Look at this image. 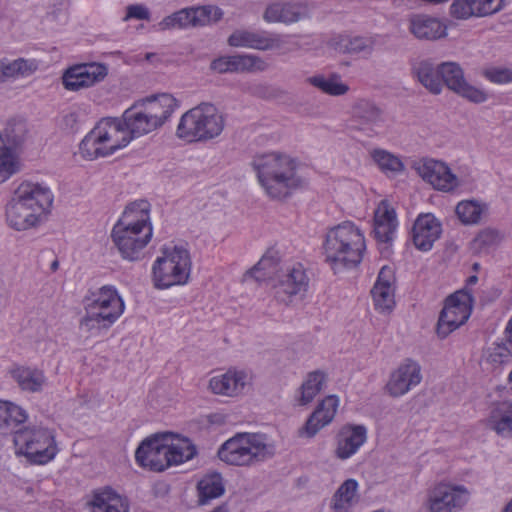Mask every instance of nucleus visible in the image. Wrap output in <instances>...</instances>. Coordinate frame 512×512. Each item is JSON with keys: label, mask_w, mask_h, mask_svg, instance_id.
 <instances>
[{"label": "nucleus", "mask_w": 512, "mask_h": 512, "mask_svg": "<svg viewBox=\"0 0 512 512\" xmlns=\"http://www.w3.org/2000/svg\"><path fill=\"white\" fill-rule=\"evenodd\" d=\"M512 358V346L509 342H494L483 352V361L493 369L507 364Z\"/></svg>", "instance_id": "09e8293b"}, {"label": "nucleus", "mask_w": 512, "mask_h": 512, "mask_svg": "<svg viewBox=\"0 0 512 512\" xmlns=\"http://www.w3.org/2000/svg\"><path fill=\"white\" fill-rule=\"evenodd\" d=\"M398 226L396 213L387 200H382L374 211L375 238L382 243L393 240Z\"/></svg>", "instance_id": "7c9ffc66"}, {"label": "nucleus", "mask_w": 512, "mask_h": 512, "mask_svg": "<svg viewBox=\"0 0 512 512\" xmlns=\"http://www.w3.org/2000/svg\"><path fill=\"white\" fill-rule=\"evenodd\" d=\"M440 234L441 224L432 214L420 215L413 225L412 239L419 250H430Z\"/></svg>", "instance_id": "cd10ccee"}, {"label": "nucleus", "mask_w": 512, "mask_h": 512, "mask_svg": "<svg viewBox=\"0 0 512 512\" xmlns=\"http://www.w3.org/2000/svg\"><path fill=\"white\" fill-rule=\"evenodd\" d=\"M217 455L227 465L253 467L271 459L275 446L266 434L236 433L219 447Z\"/></svg>", "instance_id": "20e7f679"}, {"label": "nucleus", "mask_w": 512, "mask_h": 512, "mask_svg": "<svg viewBox=\"0 0 512 512\" xmlns=\"http://www.w3.org/2000/svg\"><path fill=\"white\" fill-rule=\"evenodd\" d=\"M489 426L502 436L512 432V402L502 401L492 407L489 416Z\"/></svg>", "instance_id": "c03bdc74"}, {"label": "nucleus", "mask_w": 512, "mask_h": 512, "mask_svg": "<svg viewBox=\"0 0 512 512\" xmlns=\"http://www.w3.org/2000/svg\"><path fill=\"white\" fill-rule=\"evenodd\" d=\"M13 198L45 214L53 203V194L44 184L24 181L15 190Z\"/></svg>", "instance_id": "4be33fe9"}, {"label": "nucleus", "mask_w": 512, "mask_h": 512, "mask_svg": "<svg viewBox=\"0 0 512 512\" xmlns=\"http://www.w3.org/2000/svg\"><path fill=\"white\" fill-rule=\"evenodd\" d=\"M450 14L459 20H467L473 17V8L470 0H454L450 5Z\"/></svg>", "instance_id": "4d7b16f0"}, {"label": "nucleus", "mask_w": 512, "mask_h": 512, "mask_svg": "<svg viewBox=\"0 0 512 512\" xmlns=\"http://www.w3.org/2000/svg\"><path fill=\"white\" fill-rule=\"evenodd\" d=\"M501 238L502 237L497 230L487 228L478 233V235L474 239V245L477 249L481 251L488 250L499 244Z\"/></svg>", "instance_id": "6e6d98bb"}, {"label": "nucleus", "mask_w": 512, "mask_h": 512, "mask_svg": "<svg viewBox=\"0 0 512 512\" xmlns=\"http://www.w3.org/2000/svg\"><path fill=\"white\" fill-rule=\"evenodd\" d=\"M477 281H478L477 276L472 275V276L467 278L466 282H467V285H475L477 283Z\"/></svg>", "instance_id": "680f3d73"}, {"label": "nucleus", "mask_w": 512, "mask_h": 512, "mask_svg": "<svg viewBox=\"0 0 512 512\" xmlns=\"http://www.w3.org/2000/svg\"><path fill=\"white\" fill-rule=\"evenodd\" d=\"M329 46L340 54L370 55L374 49V40L370 37L337 35L329 41Z\"/></svg>", "instance_id": "f704fd0d"}, {"label": "nucleus", "mask_w": 512, "mask_h": 512, "mask_svg": "<svg viewBox=\"0 0 512 512\" xmlns=\"http://www.w3.org/2000/svg\"><path fill=\"white\" fill-rule=\"evenodd\" d=\"M409 31L420 40H437L447 36V27L439 19L424 14L411 16Z\"/></svg>", "instance_id": "2f4dec72"}, {"label": "nucleus", "mask_w": 512, "mask_h": 512, "mask_svg": "<svg viewBox=\"0 0 512 512\" xmlns=\"http://www.w3.org/2000/svg\"><path fill=\"white\" fill-rule=\"evenodd\" d=\"M306 82L329 96L338 97L347 94L350 90L348 84L343 82L338 73L329 75L315 74L306 79Z\"/></svg>", "instance_id": "37998d69"}, {"label": "nucleus", "mask_w": 512, "mask_h": 512, "mask_svg": "<svg viewBox=\"0 0 512 512\" xmlns=\"http://www.w3.org/2000/svg\"><path fill=\"white\" fill-rule=\"evenodd\" d=\"M246 276L257 281L270 280L274 297L278 302L288 304L292 297L304 294L309 286V276L303 264L281 265L279 251L268 249Z\"/></svg>", "instance_id": "f03ea898"}, {"label": "nucleus", "mask_w": 512, "mask_h": 512, "mask_svg": "<svg viewBox=\"0 0 512 512\" xmlns=\"http://www.w3.org/2000/svg\"><path fill=\"white\" fill-rule=\"evenodd\" d=\"M252 383L253 374L250 371L232 368L213 376L209 381V389L216 395L233 398L245 394Z\"/></svg>", "instance_id": "dca6fc26"}, {"label": "nucleus", "mask_w": 512, "mask_h": 512, "mask_svg": "<svg viewBox=\"0 0 512 512\" xmlns=\"http://www.w3.org/2000/svg\"><path fill=\"white\" fill-rule=\"evenodd\" d=\"M169 466L188 461L196 454V448L188 438H174L172 434H164Z\"/></svg>", "instance_id": "58836bf2"}, {"label": "nucleus", "mask_w": 512, "mask_h": 512, "mask_svg": "<svg viewBox=\"0 0 512 512\" xmlns=\"http://www.w3.org/2000/svg\"><path fill=\"white\" fill-rule=\"evenodd\" d=\"M58 266H59V262H58L57 260H54V261L51 263L50 268H51V270H52L53 272H55V271L58 269Z\"/></svg>", "instance_id": "0e129e2a"}, {"label": "nucleus", "mask_w": 512, "mask_h": 512, "mask_svg": "<svg viewBox=\"0 0 512 512\" xmlns=\"http://www.w3.org/2000/svg\"><path fill=\"white\" fill-rule=\"evenodd\" d=\"M26 125L22 121H9L4 129L3 135L0 134V147L8 150L16 159L14 148L19 146L25 138ZM19 161V160H17ZM20 164V162H18Z\"/></svg>", "instance_id": "49530a36"}, {"label": "nucleus", "mask_w": 512, "mask_h": 512, "mask_svg": "<svg viewBox=\"0 0 512 512\" xmlns=\"http://www.w3.org/2000/svg\"><path fill=\"white\" fill-rule=\"evenodd\" d=\"M19 171L17 159L6 149L0 147V184Z\"/></svg>", "instance_id": "864d4df0"}, {"label": "nucleus", "mask_w": 512, "mask_h": 512, "mask_svg": "<svg viewBox=\"0 0 512 512\" xmlns=\"http://www.w3.org/2000/svg\"><path fill=\"white\" fill-rule=\"evenodd\" d=\"M43 215L14 198L6 206V222L9 227L17 231L36 227L41 222Z\"/></svg>", "instance_id": "a878e982"}, {"label": "nucleus", "mask_w": 512, "mask_h": 512, "mask_svg": "<svg viewBox=\"0 0 512 512\" xmlns=\"http://www.w3.org/2000/svg\"><path fill=\"white\" fill-rule=\"evenodd\" d=\"M411 73L431 94L439 95L443 91L440 64L436 65L430 59L416 60L412 63Z\"/></svg>", "instance_id": "c756f323"}, {"label": "nucleus", "mask_w": 512, "mask_h": 512, "mask_svg": "<svg viewBox=\"0 0 512 512\" xmlns=\"http://www.w3.org/2000/svg\"><path fill=\"white\" fill-rule=\"evenodd\" d=\"M421 380L420 365L416 361L406 359L391 373L385 390L392 397H401L420 384Z\"/></svg>", "instance_id": "6ab92c4d"}, {"label": "nucleus", "mask_w": 512, "mask_h": 512, "mask_svg": "<svg viewBox=\"0 0 512 512\" xmlns=\"http://www.w3.org/2000/svg\"><path fill=\"white\" fill-rule=\"evenodd\" d=\"M251 166L260 186L272 200H284L306 185L298 172V161L287 153L271 151L257 154Z\"/></svg>", "instance_id": "f257e3e1"}, {"label": "nucleus", "mask_w": 512, "mask_h": 512, "mask_svg": "<svg viewBox=\"0 0 512 512\" xmlns=\"http://www.w3.org/2000/svg\"><path fill=\"white\" fill-rule=\"evenodd\" d=\"M367 439V430L362 425H345L336 436L335 456L340 460L349 459Z\"/></svg>", "instance_id": "393cba45"}, {"label": "nucleus", "mask_w": 512, "mask_h": 512, "mask_svg": "<svg viewBox=\"0 0 512 512\" xmlns=\"http://www.w3.org/2000/svg\"><path fill=\"white\" fill-rule=\"evenodd\" d=\"M485 77L497 84H506L512 82V70L507 68H491L485 71Z\"/></svg>", "instance_id": "bf43d9fd"}, {"label": "nucleus", "mask_w": 512, "mask_h": 512, "mask_svg": "<svg viewBox=\"0 0 512 512\" xmlns=\"http://www.w3.org/2000/svg\"><path fill=\"white\" fill-rule=\"evenodd\" d=\"M473 17H485L497 13L503 6V0H470Z\"/></svg>", "instance_id": "5fc2aeb1"}, {"label": "nucleus", "mask_w": 512, "mask_h": 512, "mask_svg": "<svg viewBox=\"0 0 512 512\" xmlns=\"http://www.w3.org/2000/svg\"><path fill=\"white\" fill-rule=\"evenodd\" d=\"M109 308H100L95 305H85V315L80 320V327L89 332L91 336H100L107 332L119 319Z\"/></svg>", "instance_id": "c85d7f7f"}, {"label": "nucleus", "mask_w": 512, "mask_h": 512, "mask_svg": "<svg viewBox=\"0 0 512 512\" xmlns=\"http://www.w3.org/2000/svg\"><path fill=\"white\" fill-rule=\"evenodd\" d=\"M325 374L321 371L310 372L300 387L298 403L307 405L321 392L325 384Z\"/></svg>", "instance_id": "de8ad7c7"}, {"label": "nucleus", "mask_w": 512, "mask_h": 512, "mask_svg": "<svg viewBox=\"0 0 512 512\" xmlns=\"http://www.w3.org/2000/svg\"><path fill=\"white\" fill-rule=\"evenodd\" d=\"M353 117L359 123V129L373 131L384 124L382 110L374 103L361 100L353 108Z\"/></svg>", "instance_id": "4c0bfd02"}, {"label": "nucleus", "mask_w": 512, "mask_h": 512, "mask_svg": "<svg viewBox=\"0 0 512 512\" xmlns=\"http://www.w3.org/2000/svg\"><path fill=\"white\" fill-rule=\"evenodd\" d=\"M150 208V203L146 200L135 201L126 207L116 224L142 229L143 231L149 229L152 232Z\"/></svg>", "instance_id": "c9c22d12"}, {"label": "nucleus", "mask_w": 512, "mask_h": 512, "mask_svg": "<svg viewBox=\"0 0 512 512\" xmlns=\"http://www.w3.org/2000/svg\"><path fill=\"white\" fill-rule=\"evenodd\" d=\"M473 297L468 289L456 291L450 295L441 311L437 333L445 338L449 333L464 324L470 317Z\"/></svg>", "instance_id": "9b49d317"}, {"label": "nucleus", "mask_w": 512, "mask_h": 512, "mask_svg": "<svg viewBox=\"0 0 512 512\" xmlns=\"http://www.w3.org/2000/svg\"><path fill=\"white\" fill-rule=\"evenodd\" d=\"M358 501V483L355 479H347L334 493L331 508L333 512H350Z\"/></svg>", "instance_id": "79ce46f5"}, {"label": "nucleus", "mask_w": 512, "mask_h": 512, "mask_svg": "<svg viewBox=\"0 0 512 512\" xmlns=\"http://www.w3.org/2000/svg\"><path fill=\"white\" fill-rule=\"evenodd\" d=\"M38 68L35 60L19 58L1 66L2 75L6 78L27 77Z\"/></svg>", "instance_id": "3c124183"}, {"label": "nucleus", "mask_w": 512, "mask_h": 512, "mask_svg": "<svg viewBox=\"0 0 512 512\" xmlns=\"http://www.w3.org/2000/svg\"><path fill=\"white\" fill-rule=\"evenodd\" d=\"M133 139L123 117L102 119L80 144L82 154L88 158L105 157L126 147Z\"/></svg>", "instance_id": "423d86ee"}, {"label": "nucleus", "mask_w": 512, "mask_h": 512, "mask_svg": "<svg viewBox=\"0 0 512 512\" xmlns=\"http://www.w3.org/2000/svg\"><path fill=\"white\" fill-rule=\"evenodd\" d=\"M111 237L123 259L138 261L142 258L143 250L151 240L152 232L149 229L143 231L142 229L115 224Z\"/></svg>", "instance_id": "f8f14e48"}, {"label": "nucleus", "mask_w": 512, "mask_h": 512, "mask_svg": "<svg viewBox=\"0 0 512 512\" xmlns=\"http://www.w3.org/2000/svg\"><path fill=\"white\" fill-rule=\"evenodd\" d=\"M80 123V113L77 110H69L62 115L61 125L64 129L73 131Z\"/></svg>", "instance_id": "052dcab7"}, {"label": "nucleus", "mask_w": 512, "mask_h": 512, "mask_svg": "<svg viewBox=\"0 0 512 512\" xmlns=\"http://www.w3.org/2000/svg\"><path fill=\"white\" fill-rule=\"evenodd\" d=\"M311 8L302 0H277L269 3L262 14L268 24L291 25L310 17Z\"/></svg>", "instance_id": "4468645a"}, {"label": "nucleus", "mask_w": 512, "mask_h": 512, "mask_svg": "<svg viewBox=\"0 0 512 512\" xmlns=\"http://www.w3.org/2000/svg\"><path fill=\"white\" fill-rule=\"evenodd\" d=\"M394 281L392 268L383 266L371 290L374 307L381 313L390 312L395 306Z\"/></svg>", "instance_id": "b1692460"}, {"label": "nucleus", "mask_w": 512, "mask_h": 512, "mask_svg": "<svg viewBox=\"0 0 512 512\" xmlns=\"http://www.w3.org/2000/svg\"><path fill=\"white\" fill-rule=\"evenodd\" d=\"M371 157L384 173H399L404 170V164L399 157L384 149H374Z\"/></svg>", "instance_id": "603ef678"}, {"label": "nucleus", "mask_w": 512, "mask_h": 512, "mask_svg": "<svg viewBox=\"0 0 512 512\" xmlns=\"http://www.w3.org/2000/svg\"><path fill=\"white\" fill-rule=\"evenodd\" d=\"M470 500V491L464 485L440 482L430 488L424 507L429 512H460Z\"/></svg>", "instance_id": "9d476101"}, {"label": "nucleus", "mask_w": 512, "mask_h": 512, "mask_svg": "<svg viewBox=\"0 0 512 512\" xmlns=\"http://www.w3.org/2000/svg\"><path fill=\"white\" fill-rule=\"evenodd\" d=\"M225 118L211 103H201L180 118L176 135L187 142H206L218 137L224 130Z\"/></svg>", "instance_id": "39448f33"}, {"label": "nucleus", "mask_w": 512, "mask_h": 512, "mask_svg": "<svg viewBox=\"0 0 512 512\" xmlns=\"http://www.w3.org/2000/svg\"><path fill=\"white\" fill-rule=\"evenodd\" d=\"M153 282L158 289H167L187 283L191 272V258L182 246L165 247L152 268Z\"/></svg>", "instance_id": "6e6552de"}, {"label": "nucleus", "mask_w": 512, "mask_h": 512, "mask_svg": "<svg viewBox=\"0 0 512 512\" xmlns=\"http://www.w3.org/2000/svg\"><path fill=\"white\" fill-rule=\"evenodd\" d=\"M151 13L149 8L144 4H131L126 7V15L123 18L124 21L130 19L147 20L149 21Z\"/></svg>", "instance_id": "13d9d810"}, {"label": "nucleus", "mask_w": 512, "mask_h": 512, "mask_svg": "<svg viewBox=\"0 0 512 512\" xmlns=\"http://www.w3.org/2000/svg\"><path fill=\"white\" fill-rule=\"evenodd\" d=\"M198 503L205 505L223 495L225 488L219 473L205 475L197 484Z\"/></svg>", "instance_id": "a18cd8bd"}, {"label": "nucleus", "mask_w": 512, "mask_h": 512, "mask_svg": "<svg viewBox=\"0 0 512 512\" xmlns=\"http://www.w3.org/2000/svg\"><path fill=\"white\" fill-rule=\"evenodd\" d=\"M156 58L155 53H146L145 59L149 62H152Z\"/></svg>", "instance_id": "e2e57ef3"}, {"label": "nucleus", "mask_w": 512, "mask_h": 512, "mask_svg": "<svg viewBox=\"0 0 512 512\" xmlns=\"http://www.w3.org/2000/svg\"><path fill=\"white\" fill-rule=\"evenodd\" d=\"M142 105L151 114L156 124L161 127L179 107L178 100L171 94L162 93L147 98Z\"/></svg>", "instance_id": "72a5a7b5"}, {"label": "nucleus", "mask_w": 512, "mask_h": 512, "mask_svg": "<svg viewBox=\"0 0 512 512\" xmlns=\"http://www.w3.org/2000/svg\"><path fill=\"white\" fill-rule=\"evenodd\" d=\"M508 381H509V384L511 385V388H512V371L509 373Z\"/></svg>", "instance_id": "338daca9"}, {"label": "nucleus", "mask_w": 512, "mask_h": 512, "mask_svg": "<svg viewBox=\"0 0 512 512\" xmlns=\"http://www.w3.org/2000/svg\"><path fill=\"white\" fill-rule=\"evenodd\" d=\"M231 47H241L260 51L280 50L284 41L277 33L265 30L237 29L227 39Z\"/></svg>", "instance_id": "f3484780"}, {"label": "nucleus", "mask_w": 512, "mask_h": 512, "mask_svg": "<svg viewBox=\"0 0 512 512\" xmlns=\"http://www.w3.org/2000/svg\"><path fill=\"white\" fill-rule=\"evenodd\" d=\"M210 68L218 73H256L267 70L268 63L254 54L220 56L211 62Z\"/></svg>", "instance_id": "aec40b11"}, {"label": "nucleus", "mask_w": 512, "mask_h": 512, "mask_svg": "<svg viewBox=\"0 0 512 512\" xmlns=\"http://www.w3.org/2000/svg\"><path fill=\"white\" fill-rule=\"evenodd\" d=\"M487 210L484 203L475 200H464L457 204L455 212L463 224H477Z\"/></svg>", "instance_id": "8fccbe9b"}, {"label": "nucleus", "mask_w": 512, "mask_h": 512, "mask_svg": "<svg viewBox=\"0 0 512 512\" xmlns=\"http://www.w3.org/2000/svg\"><path fill=\"white\" fill-rule=\"evenodd\" d=\"M10 375L22 391L30 393L42 391L47 380L42 370L28 366H14Z\"/></svg>", "instance_id": "e433bc0d"}, {"label": "nucleus", "mask_w": 512, "mask_h": 512, "mask_svg": "<svg viewBox=\"0 0 512 512\" xmlns=\"http://www.w3.org/2000/svg\"><path fill=\"white\" fill-rule=\"evenodd\" d=\"M87 301V304L114 310L112 313L117 318H120L125 309L124 302L118 291L110 285L102 286L97 291L92 292Z\"/></svg>", "instance_id": "ea45409f"}, {"label": "nucleus", "mask_w": 512, "mask_h": 512, "mask_svg": "<svg viewBox=\"0 0 512 512\" xmlns=\"http://www.w3.org/2000/svg\"><path fill=\"white\" fill-rule=\"evenodd\" d=\"M224 12L214 5L182 8L164 17L155 27L158 31L184 30L217 23Z\"/></svg>", "instance_id": "1a4fd4ad"}, {"label": "nucleus", "mask_w": 512, "mask_h": 512, "mask_svg": "<svg viewBox=\"0 0 512 512\" xmlns=\"http://www.w3.org/2000/svg\"><path fill=\"white\" fill-rule=\"evenodd\" d=\"M441 81L443 87L469 102L480 104L488 99V93L480 87L470 84L464 76L462 67L457 62L447 61L440 63Z\"/></svg>", "instance_id": "ddd939ff"}, {"label": "nucleus", "mask_w": 512, "mask_h": 512, "mask_svg": "<svg viewBox=\"0 0 512 512\" xmlns=\"http://www.w3.org/2000/svg\"><path fill=\"white\" fill-rule=\"evenodd\" d=\"M87 505L90 512H129L128 500L111 487L94 490Z\"/></svg>", "instance_id": "bb28decb"}, {"label": "nucleus", "mask_w": 512, "mask_h": 512, "mask_svg": "<svg viewBox=\"0 0 512 512\" xmlns=\"http://www.w3.org/2000/svg\"><path fill=\"white\" fill-rule=\"evenodd\" d=\"M122 117L133 138L148 134L159 128L142 103H137L128 108Z\"/></svg>", "instance_id": "473e14b6"}, {"label": "nucleus", "mask_w": 512, "mask_h": 512, "mask_svg": "<svg viewBox=\"0 0 512 512\" xmlns=\"http://www.w3.org/2000/svg\"><path fill=\"white\" fill-rule=\"evenodd\" d=\"M365 249L364 234L351 221H343L329 228L323 241L325 261L335 273L359 265Z\"/></svg>", "instance_id": "7ed1b4c3"}, {"label": "nucleus", "mask_w": 512, "mask_h": 512, "mask_svg": "<svg viewBox=\"0 0 512 512\" xmlns=\"http://www.w3.org/2000/svg\"><path fill=\"white\" fill-rule=\"evenodd\" d=\"M418 175L434 189L449 192L459 186V180L442 161L425 158L414 164Z\"/></svg>", "instance_id": "2eb2a0df"}, {"label": "nucleus", "mask_w": 512, "mask_h": 512, "mask_svg": "<svg viewBox=\"0 0 512 512\" xmlns=\"http://www.w3.org/2000/svg\"><path fill=\"white\" fill-rule=\"evenodd\" d=\"M13 443L16 455L24 456L32 464H47L58 453L54 430L40 424H31L16 430Z\"/></svg>", "instance_id": "0eeeda50"}, {"label": "nucleus", "mask_w": 512, "mask_h": 512, "mask_svg": "<svg viewBox=\"0 0 512 512\" xmlns=\"http://www.w3.org/2000/svg\"><path fill=\"white\" fill-rule=\"evenodd\" d=\"M339 399L335 395L325 397L306 420L299 434L301 437L313 438L321 429L329 425L337 412Z\"/></svg>", "instance_id": "5701e85b"}, {"label": "nucleus", "mask_w": 512, "mask_h": 512, "mask_svg": "<svg viewBox=\"0 0 512 512\" xmlns=\"http://www.w3.org/2000/svg\"><path fill=\"white\" fill-rule=\"evenodd\" d=\"M107 73V67L100 63L77 65L64 73L63 85L67 90L77 91L102 81Z\"/></svg>", "instance_id": "412c9836"}, {"label": "nucleus", "mask_w": 512, "mask_h": 512, "mask_svg": "<svg viewBox=\"0 0 512 512\" xmlns=\"http://www.w3.org/2000/svg\"><path fill=\"white\" fill-rule=\"evenodd\" d=\"M28 419L27 412L19 405L5 400H0V431L3 433L18 430L20 425Z\"/></svg>", "instance_id": "a19ab883"}, {"label": "nucleus", "mask_w": 512, "mask_h": 512, "mask_svg": "<svg viewBox=\"0 0 512 512\" xmlns=\"http://www.w3.org/2000/svg\"><path fill=\"white\" fill-rule=\"evenodd\" d=\"M504 512H512V500L506 505Z\"/></svg>", "instance_id": "69168bd1"}, {"label": "nucleus", "mask_w": 512, "mask_h": 512, "mask_svg": "<svg viewBox=\"0 0 512 512\" xmlns=\"http://www.w3.org/2000/svg\"><path fill=\"white\" fill-rule=\"evenodd\" d=\"M164 434L148 437L141 442L135 452L139 466L152 471H163L169 467Z\"/></svg>", "instance_id": "a211bd4d"}]
</instances>
